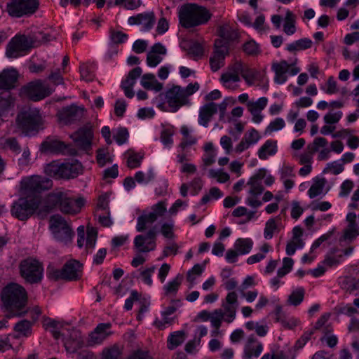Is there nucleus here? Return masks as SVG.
Here are the masks:
<instances>
[{
	"instance_id": "nucleus-59",
	"label": "nucleus",
	"mask_w": 359,
	"mask_h": 359,
	"mask_svg": "<svg viewBox=\"0 0 359 359\" xmlns=\"http://www.w3.org/2000/svg\"><path fill=\"white\" fill-rule=\"evenodd\" d=\"M243 138L245 139V141H247L250 144L253 145L260 140L261 136L256 129L251 128L244 134Z\"/></svg>"
},
{
	"instance_id": "nucleus-56",
	"label": "nucleus",
	"mask_w": 359,
	"mask_h": 359,
	"mask_svg": "<svg viewBox=\"0 0 359 359\" xmlns=\"http://www.w3.org/2000/svg\"><path fill=\"white\" fill-rule=\"evenodd\" d=\"M327 94H335L338 92L337 83L333 76H330L325 86L320 87Z\"/></svg>"
},
{
	"instance_id": "nucleus-33",
	"label": "nucleus",
	"mask_w": 359,
	"mask_h": 359,
	"mask_svg": "<svg viewBox=\"0 0 359 359\" xmlns=\"http://www.w3.org/2000/svg\"><path fill=\"white\" fill-rule=\"evenodd\" d=\"M276 151V142L267 140L259 149L258 156L260 159L266 160L269 156L274 155Z\"/></svg>"
},
{
	"instance_id": "nucleus-52",
	"label": "nucleus",
	"mask_w": 359,
	"mask_h": 359,
	"mask_svg": "<svg viewBox=\"0 0 359 359\" xmlns=\"http://www.w3.org/2000/svg\"><path fill=\"white\" fill-rule=\"evenodd\" d=\"M155 178V174L152 170H149L147 173L138 171L135 175V180L139 184H147L153 181Z\"/></svg>"
},
{
	"instance_id": "nucleus-16",
	"label": "nucleus",
	"mask_w": 359,
	"mask_h": 359,
	"mask_svg": "<svg viewBox=\"0 0 359 359\" xmlns=\"http://www.w3.org/2000/svg\"><path fill=\"white\" fill-rule=\"evenodd\" d=\"M32 47V41L25 35L13 37L7 46L6 54L8 57L16 58L20 53L27 50Z\"/></svg>"
},
{
	"instance_id": "nucleus-42",
	"label": "nucleus",
	"mask_w": 359,
	"mask_h": 359,
	"mask_svg": "<svg viewBox=\"0 0 359 359\" xmlns=\"http://www.w3.org/2000/svg\"><path fill=\"white\" fill-rule=\"evenodd\" d=\"M218 34L220 36V39L217 40H224L227 42V45L229 46V41H233L237 38V33L232 29L228 25L221 26L218 29Z\"/></svg>"
},
{
	"instance_id": "nucleus-49",
	"label": "nucleus",
	"mask_w": 359,
	"mask_h": 359,
	"mask_svg": "<svg viewBox=\"0 0 359 359\" xmlns=\"http://www.w3.org/2000/svg\"><path fill=\"white\" fill-rule=\"evenodd\" d=\"M97 237V231L94 227L88 226L87 228V238L86 242V248L87 250H92L94 248Z\"/></svg>"
},
{
	"instance_id": "nucleus-22",
	"label": "nucleus",
	"mask_w": 359,
	"mask_h": 359,
	"mask_svg": "<svg viewBox=\"0 0 359 359\" xmlns=\"http://www.w3.org/2000/svg\"><path fill=\"white\" fill-rule=\"evenodd\" d=\"M18 72L13 68L5 69L0 73V89L11 90L17 86Z\"/></svg>"
},
{
	"instance_id": "nucleus-61",
	"label": "nucleus",
	"mask_w": 359,
	"mask_h": 359,
	"mask_svg": "<svg viewBox=\"0 0 359 359\" xmlns=\"http://www.w3.org/2000/svg\"><path fill=\"white\" fill-rule=\"evenodd\" d=\"M344 170L343 163L339 161H333L327 164L324 172H331L333 175H339Z\"/></svg>"
},
{
	"instance_id": "nucleus-62",
	"label": "nucleus",
	"mask_w": 359,
	"mask_h": 359,
	"mask_svg": "<svg viewBox=\"0 0 359 359\" xmlns=\"http://www.w3.org/2000/svg\"><path fill=\"white\" fill-rule=\"evenodd\" d=\"M341 287L346 290L353 291L358 288L355 278L344 277L340 280Z\"/></svg>"
},
{
	"instance_id": "nucleus-45",
	"label": "nucleus",
	"mask_w": 359,
	"mask_h": 359,
	"mask_svg": "<svg viewBox=\"0 0 359 359\" xmlns=\"http://www.w3.org/2000/svg\"><path fill=\"white\" fill-rule=\"evenodd\" d=\"M183 276L181 274H178L172 280L168 282L164 285L163 289L166 295L169 294H175L180 285L182 283Z\"/></svg>"
},
{
	"instance_id": "nucleus-18",
	"label": "nucleus",
	"mask_w": 359,
	"mask_h": 359,
	"mask_svg": "<svg viewBox=\"0 0 359 359\" xmlns=\"http://www.w3.org/2000/svg\"><path fill=\"white\" fill-rule=\"evenodd\" d=\"M222 307L224 313V321L227 323L233 322L238 307L237 294L235 292H229L222 304Z\"/></svg>"
},
{
	"instance_id": "nucleus-64",
	"label": "nucleus",
	"mask_w": 359,
	"mask_h": 359,
	"mask_svg": "<svg viewBox=\"0 0 359 359\" xmlns=\"http://www.w3.org/2000/svg\"><path fill=\"white\" fill-rule=\"evenodd\" d=\"M243 50L248 55H255L259 53V45L254 41H248L243 45Z\"/></svg>"
},
{
	"instance_id": "nucleus-31",
	"label": "nucleus",
	"mask_w": 359,
	"mask_h": 359,
	"mask_svg": "<svg viewBox=\"0 0 359 359\" xmlns=\"http://www.w3.org/2000/svg\"><path fill=\"white\" fill-rule=\"evenodd\" d=\"M33 325L32 322L25 319L18 321L13 327V330L17 333L15 338L29 337L32 333Z\"/></svg>"
},
{
	"instance_id": "nucleus-53",
	"label": "nucleus",
	"mask_w": 359,
	"mask_h": 359,
	"mask_svg": "<svg viewBox=\"0 0 359 359\" xmlns=\"http://www.w3.org/2000/svg\"><path fill=\"white\" fill-rule=\"evenodd\" d=\"M359 235V228L356 223L348 224L344 230V240H353Z\"/></svg>"
},
{
	"instance_id": "nucleus-60",
	"label": "nucleus",
	"mask_w": 359,
	"mask_h": 359,
	"mask_svg": "<svg viewBox=\"0 0 359 359\" xmlns=\"http://www.w3.org/2000/svg\"><path fill=\"white\" fill-rule=\"evenodd\" d=\"M285 123L282 118H276L274 121H271L266 127L265 133H271L274 131L279 130L285 127Z\"/></svg>"
},
{
	"instance_id": "nucleus-20",
	"label": "nucleus",
	"mask_w": 359,
	"mask_h": 359,
	"mask_svg": "<svg viewBox=\"0 0 359 359\" xmlns=\"http://www.w3.org/2000/svg\"><path fill=\"white\" fill-rule=\"evenodd\" d=\"M110 323H100L90 333L88 341V346H94L102 343L112 332L110 331Z\"/></svg>"
},
{
	"instance_id": "nucleus-29",
	"label": "nucleus",
	"mask_w": 359,
	"mask_h": 359,
	"mask_svg": "<svg viewBox=\"0 0 359 359\" xmlns=\"http://www.w3.org/2000/svg\"><path fill=\"white\" fill-rule=\"evenodd\" d=\"M246 350L248 351L250 356L258 358L263 351V345L257 340L255 335L252 334L247 339L243 349V354H245Z\"/></svg>"
},
{
	"instance_id": "nucleus-43",
	"label": "nucleus",
	"mask_w": 359,
	"mask_h": 359,
	"mask_svg": "<svg viewBox=\"0 0 359 359\" xmlns=\"http://www.w3.org/2000/svg\"><path fill=\"white\" fill-rule=\"evenodd\" d=\"M271 245L268 243L263 244L260 248V252L250 256L247 259V263L248 264H254L259 262L266 257V254L270 251Z\"/></svg>"
},
{
	"instance_id": "nucleus-58",
	"label": "nucleus",
	"mask_w": 359,
	"mask_h": 359,
	"mask_svg": "<svg viewBox=\"0 0 359 359\" xmlns=\"http://www.w3.org/2000/svg\"><path fill=\"white\" fill-rule=\"evenodd\" d=\"M80 74L81 79L88 82L93 81L95 78L92 67L85 64L80 66Z\"/></svg>"
},
{
	"instance_id": "nucleus-14",
	"label": "nucleus",
	"mask_w": 359,
	"mask_h": 359,
	"mask_svg": "<svg viewBox=\"0 0 359 359\" xmlns=\"http://www.w3.org/2000/svg\"><path fill=\"white\" fill-rule=\"evenodd\" d=\"M158 234L157 227L153 226L146 233L139 234L134 238V246L140 252H148L156 248V240Z\"/></svg>"
},
{
	"instance_id": "nucleus-26",
	"label": "nucleus",
	"mask_w": 359,
	"mask_h": 359,
	"mask_svg": "<svg viewBox=\"0 0 359 359\" xmlns=\"http://www.w3.org/2000/svg\"><path fill=\"white\" fill-rule=\"evenodd\" d=\"M83 115V108L74 105L66 107L60 114V120L68 124L79 120Z\"/></svg>"
},
{
	"instance_id": "nucleus-9",
	"label": "nucleus",
	"mask_w": 359,
	"mask_h": 359,
	"mask_svg": "<svg viewBox=\"0 0 359 359\" xmlns=\"http://www.w3.org/2000/svg\"><path fill=\"white\" fill-rule=\"evenodd\" d=\"M50 229L55 239L65 244L71 242L74 235L69 224L59 215H55L50 217Z\"/></svg>"
},
{
	"instance_id": "nucleus-1",
	"label": "nucleus",
	"mask_w": 359,
	"mask_h": 359,
	"mask_svg": "<svg viewBox=\"0 0 359 359\" xmlns=\"http://www.w3.org/2000/svg\"><path fill=\"white\" fill-rule=\"evenodd\" d=\"M84 203L82 198L74 199L69 196L68 191L56 190L46 196L43 205L39 209V214H46L58 208L62 213L76 215L81 211Z\"/></svg>"
},
{
	"instance_id": "nucleus-10",
	"label": "nucleus",
	"mask_w": 359,
	"mask_h": 359,
	"mask_svg": "<svg viewBox=\"0 0 359 359\" xmlns=\"http://www.w3.org/2000/svg\"><path fill=\"white\" fill-rule=\"evenodd\" d=\"M38 0H10L6 11L13 18H22L34 14L39 8Z\"/></svg>"
},
{
	"instance_id": "nucleus-3",
	"label": "nucleus",
	"mask_w": 359,
	"mask_h": 359,
	"mask_svg": "<svg viewBox=\"0 0 359 359\" xmlns=\"http://www.w3.org/2000/svg\"><path fill=\"white\" fill-rule=\"evenodd\" d=\"M211 13L204 6L189 4L182 7L179 13L180 22L185 28H190L208 22Z\"/></svg>"
},
{
	"instance_id": "nucleus-55",
	"label": "nucleus",
	"mask_w": 359,
	"mask_h": 359,
	"mask_svg": "<svg viewBox=\"0 0 359 359\" xmlns=\"http://www.w3.org/2000/svg\"><path fill=\"white\" fill-rule=\"evenodd\" d=\"M109 38L111 43L118 44L124 43L128 39V35L121 31L110 29Z\"/></svg>"
},
{
	"instance_id": "nucleus-51",
	"label": "nucleus",
	"mask_w": 359,
	"mask_h": 359,
	"mask_svg": "<svg viewBox=\"0 0 359 359\" xmlns=\"http://www.w3.org/2000/svg\"><path fill=\"white\" fill-rule=\"evenodd\" d=\"M121 349L114 345L109 348H104L102 351V359H121Z\"/></svg>"
},
{
	"instance_id": "nucleus-38",
	"label": "nucleus",
	"mask_w": 359,
	"mask_h": 359,
	"mask_svg": "<svg viewBox=\"0 0 359 359\" xmlns=\"http://www.w3.org/2000/svg\"><path fill=\"white\" fill-rule=\"evenodd\" d=\"M2 148L8 150L15 155L19 154L21 151V147L15 137H8L4 139L1 143Z\"/></svg>"
},
{
	"instance_id": "nucleus-63",
	"label": "nucleus",
	"mask_w": 359,
	"mask_h": 359,
	"mask_svg": "<svg viewBox=\"0 0 359 359\" xmlns=\"http://www.w3.org/2000/svg\"><path fill=\"white\" fill-rule=\"evenodd\" d=\"M267 98L265 97H260L256 102L249 101L247 102L248 109H255L263 110L267 104Z\"/></svg>"
},
{
	"instance_id": "nucleus-41",
	"label": "nucleus",
	"mask_w": 359,
	"mask_h": 359,
	"mask_svg": "<svg viewBox=\"0 0 359 359\" xmlns=\"http://www.w3.org/2000/svg\"><path fill=\"white\" fill-rule=\"evenodd\" d=\"M70 337L73 339L72 344H70L69 341H67L65 342V346L68 349L72 348V352H76L78 349L81 348L83 344L81 334L78 330H72Z\"/></svg>"
},
{
	"instance_id": "nucleus-54",
	"label": "nucleus",
	"mask_w": 359,
	"mask_h": 359,
	"mask_svg": "<svg viewBox=\"0 0 359 359\" xmlns=\"http://www.w3.org/2000/svg\"><path fill=\"white\" fill-rule=\"evenodd\" d=\"M223 196V193L217 187H212L208 194L204 195L201 201V204H205L211 199H219Z\"/></svg>"
},
{
	"instance_id": "nucleus-25",
	"label": "nucleus",
	"mask_w": 359,
	"mask_h": 359,
	"mask_svg": "<svg viewBox=\"0 0 359 359\" xmlns=\"http://www.w3.org/2000/svg\"><path fill=\"white\" fill-rule=\"evenodd\" d=\"M291 65L286 60L272 63L271 69L275 74L274 82L276 83L283 84L287 81V73Z\"/></svg>"
},
{
	"instance_id": "nucleus-34",
	"label": "nucleus",
	"mask_w": 359,
	"mask_h": 359,
	"mask_svg": "<svg viewBox=\"0 0 359 359\" xmlns=\"http://www.w3.org/2000/svg\"><path fill=\"white\" fill-rule=\"evenodd\" d=\"M185 340V334L183 331H176L170 334L168 338L167 346L172 350L182 344Z\"/></svg>"
},
{
	"instance_id": "nucleus-46",
	"label": "nucleus",
	"mask_w": 359,
	"mask_h": 359,
	"mask_svg": "<svg viewBox=\"0 0 359 359\" xmlns=\"http://www.w3.org/2000/svg\"><path fill=\"white\" fill-rule=\"evenodd\" d=\"M325 184V179H318L314 182L308 191L309 196L314 198L323 193Z\"/></svg>"
},
{
	"instance_id": "nucleus-17",
	"label": "nucleus",
	"mask_w": 359,
	"mask_h": 359,
	"mask_svg": "<svg viewBox=\"0 0 359 359\" xmlns=\"http://www.w3.org/2000/svg\"><path fill=\"white\" fill-rule=\"evenodd\" d=\"M228 54L227 42L224 40H215V50L210 58V67L213 72H217L224 65V59Z\"/></svg>"
},
{
	"instance_id": "nucleus-7",
	"label": "nucleus",
	"mask_w": 359,
	"mask_h": 359,
	"mask_svg": "<svg viewBox=\"0 0 359 359\" xmlns=\"http://www.w3.org/2000/svg\"><path fill=\"white\" fill-rule=\"evenodd\" d=\"M20 273L24 280L30 284L41 283L43 277V268L36 259L27 258L21 261Z\"/></svg>"
},
{
	"instance_id": "nucleus-37",
	"label": "nucleus",
	"mask_w": 359,
	"mask_h": 359,
	"mask_svg": "<svg viewBox=\"0 0 359 359\" xmlns=\"http://www.w3.org/2000/svg\"><path fill=\"white\" fill-rule=\"evenodd\" d=\"M253 246V241L250 238H238L234 244L235 249L240 255L249 253Z\"/></svg>"
},
{
	"instance_id": "nucleus-8",
	"label": "nucleus",
	"mask_w": 359,
	"mask_h": 359,
	"mask_svg": "<svg viewBox=\"0 0 359 359\" xmlns=\"http://www.w3.org/2000/svg\"><path fill=\"white\" fill-rule=\"evenodd\" d=\"M166 203L164 201H159L151 207V211H144L137 219L136 230L137 232H144L147 229L151 228V225L158 218L164 215L166 212Z\"/></svg>"
},
{
	"instance_id": "nucleus-35",
	"label": "nucleus",
	"mask_w": 359,
	"mask_h": 359,
	"mask_svg": "<svg viewBox=\"0 0 359 359\" xmlns=\"http://www.w3.org/2000/svg\"><path fill=\"white\" fill-rule=\"evenodd\" d=\"M295 15L290 11H287L283 25V31L287 35H292L295 33Z\"/></svg>"
},
{
	"instance_id": "nucleus-2",
	"label": "nucleus",
	"mask_w": 359,
	"mask_h": 359,
	"mask_svg": "<svg viewBox=\"0 0 359 359\" xmlns=\"http://www.w3.org/2000/svg\"><path fill=\"white\" fill-rule=\"evenodd\" d=\"M1 302L4 308L9 313L7 318L20 317L28 312L27 310H24L27 302V293L18 283H9L3 288Z\"/></svg>"
},
{
	"instance_id": "nucleus-6",
	"label": "nucleus",
	"mask_w": 359,
	"mask_h": 359,
	"mask_svg": "<svg viewBox=\"0 0 359 359\" xmlns=\"http://www.w3.org/2000/svg\"><path fill=\"white\" fill-rule=\"evenodd\" d=\"M159 97L163 100L165 98L168 104L169 109H166L165 103H159L157 107L163 111H169L170 112H176L179 109L189 103V100L186 99L182 88L177 85L172 86V88L168 89L164 94L161 93Z\"/></svg>"
},
{
	"instance_id": "nucleus-50",
	"label": "nucleus",
	"mask_w": 359,
	"mask_h": 359,
	"mask_svg": "<svg viewBox=\"0 0 359 359\" xmlns=\"http://www.w3.org/2000/svg\"><path fill=\"white\" fill-rule=\"evenodd\" d=\"M224 318V313L222 309H215L211 313L210 317L212 326L215 328H219Z\"/></svg>"
},
{
	"instance_id": "nucleus-23",
	"label": "nucleus",
	"mask_w": 359,
	"mask_h": 359,
	"mask_svg": "<svg viewBox=\"0 0 359 359\" xmlns=\"http://www.w3.org/2000/svg\"><path fill=\"white\" fill-rule=\"evenodd\" d=\"M241 62H236L228 70L221 76L220 81L227 88H233L232 83L240 81Z\"/></svg>"
},
{
	"instance_id": "nucleus-24",
	"label": "nucleus",
	"mask_w": 359,
	"mask_h": 359,
	"mask_svg": "<svg viewBox=\"0 0 359 359\" xmlns=\"http://www.w3.org/2000/svg\"><path fill=\"white\" fill-rule=\"evenodd\" d=\"M82 265L76 260L69 261L63 266L65 280L72 281L79 279L81 276Z\"/></svg>"
},
{
	"instance_id": "nucleus-32",
	"label": "nucleus",
	"mask_w": 359,
	"mask_h": 359,
	"mask_svg": "<svg viewBox=\"0 0 359 359\" xmlns=\"http://www.w3.org/2000/svg\"><path fill=\"white\" fill-rule=\"evenodd\" d=\"M127 158V166L130 168H136L141 165L142 161L144 158V153L136 152L133 149H128L126 154Z\"/></svg>"
},
{
	"instance_id": "nucleus-11",
	"label": "nucleus",
	"mask_w": 359,
	"mask_h": 359,
	"mask_svg": "<svg viewBox=\"0 0 359 359\" xmlns=\"http://www.w3.org/2000/svg\"><path fill=\"white\" fill-rule=\"evenodd\" d=\"M20 185L23 195L38 196L37 194L50 189L53 182L48 178L36 175L23 179Z\"/></svg>"
},
{
	"instance_id": "nucleus-36",
	"label": "nucleus",
	"mask_w": 359,
	"mask_h": 359,
	"mask_svg": "<svg viewBox=\"0 0 359 359\" xmlns=\"http://www.w3.org/2000/svg\"><path fill=\"white\" fill-rule=\"evenodd\" d=\"M240 74L248 86H252L255 83L257 72L255 69L249 68L246 65L241 62Z\"/></svg>"
},
{
	"instance_id": "nucleus-28",
	"label": "nucleus",
	"mask_w": 359,
	"mask_h": 359,
	"mask_svg": "<svg viewBox=\"0 0 359 359\" xmlns=\"http://www.w3.org/2000/svg\"><path fill=\"white\" fill-rule=\"evenodd\" d=\"M266 172L265 169H259L250 178L248 182V185L250 187L249 193L262 194L264 191L262 180L266 177Z\"/></svg>"
},
{
	"instance_id": "nucleus-4",
	"label": "nucleus",
	"mask_w": 359,
	"mask_h": 359,
	"mask_svg": "<svg viewBox=\"0 0 359 359\" xmlns=\"http://www.w3.org/2000/svg\"><path fill=\"white\" fill-rule=\"evenodd\" d=\"M46 173L56 179L75 178L83 172V167L78 160L60 163L53 161L45 168Z\"/></svg>"
},
{
	"instance_id": "nucleus-12",
	"label": "nucleus",
	"mask_w": 359,
	"mask_h": 359,
	"mask_svg": "<svg viewBox=\"0 0 359 359\" xmlns=\"http://www.w3.org/2000/svg\"><path fill=\"white\" fill-rule=\"evenodd\" d=\"M41 121L39 110L36 108L23 109L16 117L18 126L26 133L35 130Z\"/></svg>"
},
{
	"instance_id": "nucleus-15",
	"label": "nucleus",
	"mask_w": 359,
	"mask_h": 359,
	"mask_svg": "<svg viewBox=\"0 0 359 359\" xmlns=\"http://www.w3.org/2000/svg\"><path fill=\"white\" fill-rule=\"evenodd\" d=\"M41 148L43 151L50 152L55 154H62L76 156L77 151L69 144H66L64 142L53 138H48L41 144Z\"/></svg>"
},
{
	"instance_id": "nucleus-44",
	"label": "nucleus",
	"mask_w": 359,
	"mask_h": 359,
	"mask_svg": "<svg viewBox=\"0 0 359 359\" xmlns=\"http://www.w3.org/2000/svg\"><path fill=\"white\" fill-rule=\"evenodd\" d=\"M276 219H280V218L279 217H277L276 219H269L265 224L264 236L267 240L271 239L273 238L274 232L278 231V225L276 224Z\"/></svg>"
},
{
	"instance_id": "nucleus-13",
	"label": "nucleus",
	"mask_w": 359,
	"mask_h": 359,
	"mask_svg": "<svg viewBox=\"0 0 359 359\" xmlns=\"http://www.w3.org/2000/svg\"><path fill=\"white\" fill-rule=\"evenodd\" d=\"M53 91V89L38 80L23 86L20 89V95L36 102L49 96Z\"/></svg>"
},
{
	"instance_id": "nucleus-40",
	"label": "nucleus",
	"mask_w": 359,
	"mask_h": 359,
	"mask_svg": "<svg viewBox=\"0 0 359 359\" xmlns=\"http://www.w3.org/2000/svg\"><path fill=\"white\" fill-rule=\"evenodd\" d=\"M15 104V98L10 94L7 97H0V118L5 117L9 111L13 108Z\"/></svg>"
},
{
	"instance_id": "nucleus-57",
	"label": "nucleus",
	"mask_w": 359,
	"mask_h": 359,
	"mask_svg": "<svg viewBox=\"0 0 359 359\" xmlns=\"http://www.w3.org/2000/svg\"><path fill=\"white\" fill-rule=\"evenodd\" d=\"M208 175L210 178L217 179V182L220 183H224L229 180V174L223 172L222 170L210 169Z\"/></svg>"
},
{
	"instance_id": "nucleus-39",
	"label": "nucleus",
	"mask_w": 359,
	"mask_h": 359,
	"mask_svg": "<svg viewBox=\"0 0 359 359\" xmlns=\"http://www.w3.org/2000/svg\"><path fill=\"white\" fill-rule=\"evenodd\" d=\"M312 43V41L310 39L303 38L288 44L286 49L290 52L305 50L311 48Z\"/></svg>"
},
{
	"instance_id": "nucleus-48",
	"label": "nucleus",
	"mask_w": 359,
	"mask_h": 359,
	"mask_svg": "<svg viewBox=\"0 0 359 359\" xmlns=\"http://www.w3.org/2000/svg\"><path fill=\"white\" fill-rule=\"evenodd\" d=\"M46 275L48 278L51 280H65L63 267L61 269H60L55 268L53 266L49 265L47 268Z\"/></svg>"
},
{
	"instance_id": "nucleus-30",
	"label": "nucleus",
	"mask_w": 359,
	"mask_h": 359,
	"mask_svg": "<svg viewBox=\"0 0 359 359\" xmlns=\"http://www.w3.org/2000/svg\"><path fill=\"white\" fill-rule=\"evenodd\" d=\"M141 85L147 90H153L159 92L163 89V84L159 83L153 74H145L141 78Z\"/></svg>"
},
{
	"instance_id": "nucleus-47",
	"label": "nucleus",
	"mask_w": 359,
	"mask_h": 359,
	"mask_svg": "<svg viewBox=\"0 0 359 359\" xmlns=\"http://www.w3.org/2000/svg\"><path fill=\"white\" fill-rule=\"evenodd\" d=\"M304 297V289L303 287H299L293 291L288 297V303L293 306H297L300 304Z\"/></svg>"
},
{
	"instance_id": "nucleus-19",
	"label": "nucleus",
	"mask_w": 359,
	"mask_h": 359,
	"mask_svg": "<svg viewBox=\"0 0 359 359\" xmlns=\"http://www.w3.org/2000/svg\"><path fill=\"white\" fill-rule=\"evenodd\" d=\"M156 17L153 11L139 13L128 18L130 25H142V30L149 31L154 25Z\"/></svg>"
},
{
	"instance_id": "nucleus-27",
	"label": "nucleus",
	"mask_w": 359,
	"mask_h": 359,
	"mask_svg": "<svg viewBox=\"0 0 359 359\" xmlns=\"http://www.w3.org/2000/svg\"><path fill=\"white\" fill-rule=\"evenodd\" d=\"M217 111V106L215 102H210L202 106L199 111L198 123L200 125L208 127L212 116Z\"/></svg>"
},
{
	"instance_id": "nucleus-5",
	"label": "nucleus",
	"mask_w": 359,
	"mask_h": 359,
	"mask_svg": "<svg viewBox=\"0 0 359 359\" xmlns=\"http://www.w3.org/2000/svg\"><path fill=\"white\" fill-rule=\"evenodd\" d=\"M41 202L39 196H25L14 201L11 209V215L21 221L27 220L39 209Z\"/></svg>"
},
{
	"instance_id": "nucleus-21",
	"label": "nucleus",
	"mask_w": 359,
	"mask_h": 359,
	"mask_svg": "<svg viewBox=\"0 0 359 359\" xmlns=\"http://www.w3.org/2000/svg\"><path fill=\"white\" fill-rule=\"evenodd\" d=\"M93 135L91 128L84 127L74 133L71 137L79 147L88 151L91 148Z\"/></svg>"
}]
</instances>
